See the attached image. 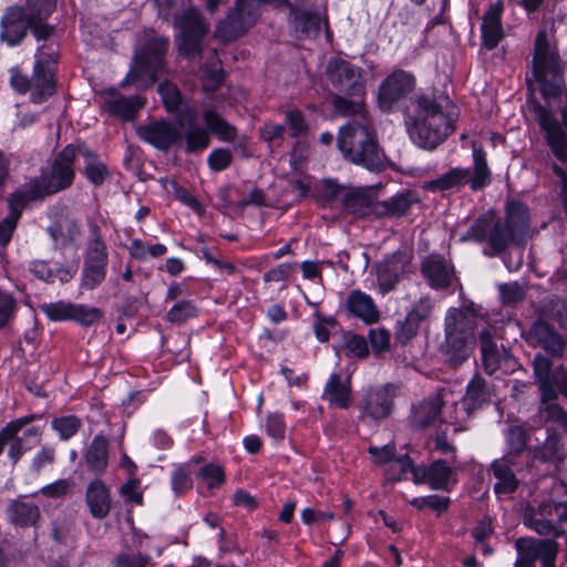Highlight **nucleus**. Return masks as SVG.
I'll return each mask as SVG.
<instances>
[{"label":"nucleus","instance_id":"1","mask_svg":"<svg viewBox=\"0 0 567 567\" xmlns=\"http://www.w3.org/2000/svg\"><path fill=\"white\" fill-rule=\"evenodd\" d=\"M331 105L340 116H361V120H352L339 131L337 144L343 157L370 172L383 171V153L377 133L367 122L365 99L337 93L331 99Z\"/></svg>","mask_w":567,"mask_h":567},{"label":"nucleus","instance_id":"2","mask_svg":"<svg viewBox=\"0 0 567 567\" xmlns=\"http://www.w3.org/2000/svg\"><path fill=\"white\" fill-rule=\"evenodd\" d=\"M414 110L403 111L406 132L419 148L434 151L453 133V120L443 111L434 96L425 93L411 99Z\"/></svg>","mask_w":567,"mask_h":567},{"label":"nucleus","instance_id":"3","mask_svg":"<svg viewBox=\"0 0 567 567\" xmlns=\"http://www.w3.org/2000/svg\"><path fill=\"white\" fill-rule=\"evenodd\" d=\"M78 156V143L69 144L54 157L50 172L40 179H31L11 195V205L23 209L30 202L40 200L72 186Z\"/></svg>","mask_w":567,"mask_h":567},{"label":"nucleus","instance_id":"4","mask_svg":"<svg viewBox=\"0 0 567 567\" xmlns=\"http://www.w3.org/2000/svg\"><path fill=\"white\" fill-rule=\"evenodd\" d=\"M168 40L153 35L136 47L126 76L120 87L134 86L136 90L151 87L159 76L167 74L165 56Z\"/></svg>","mask_w":567,"mask_h":567},{"label":"nucleus","instance_id":"5","mask_svg":"<svg viewBox=\"0 0 567 567\" xmlns=\"http://www.w3.org/2000/svg\"><path fill=\"white\" fill-rule=\"evenodd\" d=\"M473 174L470 167L454 166L439 175L436 178L425 182L423 188L430 193L461 189L470 185L471 190L480 192L492 182V172L487 164L486 152L482 146H473Z\"/></svg>","mask_w":567,"mask_h":567},{"label":"nucleus","instance_id":"6","mask_svg":"<svg viewBox=\"0 0 567 567\" xmlns=\"http://www.w3.org/2000/svg\"><path fill=\"white\" fill-rule=\"evenodd\" d=\"M445 349L449 363L456 368L472 354L475 344L474 323L460 308H450L445 316Z\"/></svg>","mask_w":567,"mask_h":567},{"label":"nucleus","instance_id":"7","mask_svg":"<svg viewBox=\"0 0 567 567\" xmlns=\"http://www.w3.org/2000/svg\"><path fill=\"white\" fill-rule=\"evenodd\" d=\"M416 76L404 69L394 68L380 82L375 103L384 114H391L410 109L406 100L416 87Z\"/></svg>","mask_w":567,"mask_h":567},{"label":"nucleus","instance_id":"8","mask_svg":"<svg viewBox=\"0 0 567 567\" xmlns=\"http://www.w3.org/2000/svg\"><path fill=\"white\" fill-rule=\"evenodd\" d=\"M89 230L90 236L84 252L81 287L85 290H93L106 277L109 252L100 226L96 223H90Z\"/></svg>","mask_w":567,"mask_h":567},{"label":"nucleus","instance_id":"9","mask_svg":"<svg viewBox=\"0 0 567 567\" xmlns=\"http://www.w3.org/2000/svg\"><path fill=\"white\" fill-rule=\"evenodd\" d=\"M532 368L543 403L556 402L559 395L567 399V365L559 363L554 367L550 358L537 352L533 358Z\"/></svg>","mask_w":567,"mask_h":567},{"label":"nucleus","instance_id":"10","mask_svg":"<svg viewBox=\"0 0 567 567\" xmlns=\"http://www.w3.org/2000/svg\"><path fill=\"white\" fill-rule=\"evenodd\" d=\"M533 110L550 153L558 162L567 164V133L564 130H567V103L560 110L561 123L550 109L538 102H535Z\"/></svg>","mask_w":567,"mask_h":567},{"label":"nucleus","instance_id":"11","mask_svg":"<svg viewBox=\"0 0 567 567\" xmlns=\"http://www.w3.org/2000/svg\"><path fill=\"white\" fill-rule=\"evenodd\" d=\"M259 10L250 0H236L225 18L216 24L215 37L223 43L236 41L256 24Z\"/></svg>","mask_w":567,"mask_h":567},{"label":"nucleus","instance_id":"12","mask_svg":"<svg viewBox=\"0 0 567 567\" xmlns=\"http://www.w3.org/2000/svg\"><path fill=\"white\" fill-rule=\"evenodd\" d=\"M329 82L339 94L358 96L362 100L367 96V80L364 70L342 58H331L326 68Z\"/></svg>","mask_w":567,"mask_h":567},{"label":"nucleus","instance_id":"13","mask_svg":"<svg viewBox=\"0 0 567 567\" xmlns=\"http://www.w3.org/2000/svg\"><path fill=\"white\" fill-rule=\"evenodd\" d=\"M60 58V45L58 40H50L38 47L35 52V85L41 93L35 94L38 101H47L55 94V64Z\"/></svg>","mask_w":567,"mask_h":567},{"label":"nucleus","instance_id":"14","mask_svg":"<svg viewBox=\"0 0 567 567\" xmlns=\"http://www.w3.org/2000/svg\"><path fill=\"white\" fill-rule=\"evenodd\" d=\"M396 391L398 388L393 383L364 389L358 403L361 417H369L375 422L388 419L394 409Z\"/></svg>","mask_w":567,"mask_h":567},{"label":"nucleus","instance_id":"15","mask_svg":"<svg viewBox=\"0 0 567 567\" xmlns=\"http://www.w3.org/2000/svg\"><path fill=\"white\" fill-rule=\"evenodd\" d=\"M526 340L532 347L542 348L543 354L550 358L553 362L555 359L560 360L565 357L566 340L564 336L554 324L542 317H537L532 322Z\"/></svg>","mask_w":567,"mask_h":567},{"label":"nucleus","instance_id":"16","mask_svg":"<svg viewBox=\"0 0 567 567\" xmlns=\"http://www.w3.org/2000/svg\"><path fill=\"white\" fill-rule=\"evenodd\" d=\"M511 457L509 455H503L489 465V473L496 480L493 491L497 496L515 493L520 484L517 474L525 470L532 472L529 465L515 462Z\"/></svg>","mask_w":567,"mask_h":567},{"label":"nucleus","instance_id":"17","mask_svg":"<svg viewBox=\"0 0 567 567\" xmlns=\"http://www.w3.org/2000/svg\"><path fill=\"white\" fill-rule=\"evenodd\" d=\"M410 261L411 257L405 251L399 249L377 264V281L383 295L396 288Z\"/></svg>","mask_w":567,"mask_h":567},{"label":"nucleus","instance_id":"18","mask_svg":"<svg viewBox=\"0 0 567 567\" xmlns=\"http://www.w3.org/2000/svg\"><path fill=\"white\" fill-rule=\"evenodd\" d=\"M140 140L159 151H167L177 143V124L161 118L136 127Z\"/></svg>","mask_w":567,"mask_h":567},{"label":"nucleus","instance_id":"19","mask_svg":"<svg viewBox=\"0 0 567 567\" xmlns=\"http://www.w3.org/2000/svg\"><path fill=\"white\" fill-rule=\"evenodd\" d=\"M504 9V1L496 0L489 4L488 9L483 14L480 28L481 41L482 45L488 51L496 49L505 37L502 21Z\"/></svg>","mask_w":567,"mask_h":567},{"label":"nucleus","instance_id":"20","mask_svg":"<svg viewBox=\"0 0 567 567\" xmlns=\"http://www.w3.org/2000/svg\"><path fill=\"white\" fill-rule=\"evenodd\" d=\"M30 19L23 7H10L6 10L0 22V39L10 47L18 45L27 37Z\"/></svg>","mask_w":567,"mask_h":567},{"label":"nucleus","instance_id":"21","mask_svg":"<svg viewBox=\"0 0 567 567\" xmlns=\"http://www.w3.org/2000/svg\"><path fill=\"white\" fill-rule=\"evenodd\" d=\"M431 306L422 300L408 311L403 320L394 327V342L401 347L409 346L417 336L421 323L430 317Z\"/></svg>","mask_w":567,"mask_h":567},{"label":"nucleus","instance_id":"22","mask_svg":"<svg viewBox=\"0 0 567 567\" xmlns=\"http://www.w3.org/2000/svg\"><path fill=\"white\" fill-rule=\"evenodd\" d=\"M207 33L204 21L198 17H179V56L202 52V42Z\"/></svg>","mask_w":567,"mask_h":567},{"label":"nucleus","instance_id":"23","mask_svg":"<svg viewBox=\"0 0 567 567\" xmlns=\"http://www.w3.org/2000/svg\"><path fill=\"white\" fill-rule=\"evenodd\" d=\"M549 71L553 78L560 74V56L558 52L551 51L549 40L545 30L537 32L534 42L533 73L542 74Z\"/></svg>","mask_w":567,"mask_h":567},{"label":"nucleus","instance_id":"24","mask_svg":"<svg viewBox=\"0 0 567 567\" xmlns=\"http://www.w3.org/2000/svg\"><path fill=\"white\" fill-rule=\"evenodd\" d=\"M107 93L111 95V99L104 102L103 107L110 115L122 121L134 120L146 104V100L138 94L124 96L118 94L115 89L109 90Z\"/></svg>","mask_w":567,"mask_h":567},{"label":"nucleus","instance_id":"25","mask_svg":"<svg viewBox=\"0 0 567 567\" xmlns=\"http://www.w3.org/2000/svg\"><path fill=\"white\" fill-rule=\"evenodd\" d=\"M421 275L434 290H445L453 281V268H449L442 256H429L422 260Z\"/></svg>","mask_w":567,"mask_h":567},{"label":"nucleus","instance_id":"26","mask_svg":"<svg viewBox=\"0 0 567 567\" xmlns=\"http://www.w3.org/2000/svg\"><path fill=\"white\" fill-rule=\"evenodd\" d=\"M288 24L295 30L299 39L317 38L321 30V20L317 12L302 10L290 1Z\"/></svg>","mask_w":567,"mask_h":567},{"label":"nucleus","instance_id":"27","mask_svg":"<svg viewBox=\"0 0 567 567\" xmlns=\"http://www.w3.org/2000/svg\"><path fill=\"white\" fill-rule=\"evenodd\" d=\"M346 309L350 317L360 319L365 324H373L380 320V311L373 298L360 289L349 292Z\"/></svg>","mask_w":567,"mask_h":567},{"label":"nucleus","instance_id":"28","mask_svg":"<svg viewBox=\"0 0 567 567\" xmlns=\"http://www.w3.org/2000/svg\"><path fill=\"white\" fill-rule=\"evenodd\" d=\"M322 399L331 406L348 410L352 404V386L350 378L343 380L338 372H332L323 388Z\"/></svg>","mask_w":567,"mask_h":567},{"label":"nucleus","instance_id":"29","mask_svg":"<svg viewBox=\"0 0 567 567\" xmlns=\"http://www.w3.org/2000/svg\"><path fill=\"white\" fill-rule=\"evenodd\" d=\"M504 213V221L525 241L532 221L528 205L520 199L509 198L505 203Z\"/></svg>","mask_w":567,"mask_h":567},{"label":"nucleus","instance_id":"30","mask_svg":"<svg viewBox=\"0 0 567 567\" xmlns=\"http://www.w3.org/2000/svg\"><path fill=\"white\" fill-rule=\"evenodd\" d=\"M342 209L359 218L373 217L375 197L363 188H351L341 197Z\"/></svg>","mask_w":567,"mask_h":567},{"label":"nucleus","instance_id":"31","mask_svg":"<svg viewBox=\"0 0 567 567\" xmlns=\"http://www.w3.org/2000/svg\"><path fill=\"white\" fill-rule=\"evenodd\" d=\"M85 503L94 518H105L112 507L109 487L99 478L92 481L86 487Z\"/></svg>","mask_w":567,"mask_h":567},{"label":"nucleus","instance_id":"32","mask_svg":"<svg viewBox=\"0 0 567 567\" xmlns=\"http://www.w3.org/2000/svg\"><path fill=\"white\" fill-rule=\"evenodd\" d=\"M415 202L410 192L398 193L385 200L375 199L373 217L377 219L403 217L410 213Z\"/></svg>","mask_w":567,"mask_h":567},{"label":"nucleus","instance_id":"33","mask_svg":"<svg viewBox=\"0 0 567 567\" xmlns=\"http://www.w3.org/2000/svg\"><path fill=\"white\" fill-rule=\"evenodd\" d=\"M489 401L491 392L486 380L480 373H475L468 381L465 394L462 398L463 409L471 415Z\"/></svg>","mask_w":567,"mask_h":567},{"label":"nucleus","instance_id":"34","mask_svg":"<svg viewBox=\"0 0 567 567\" xmlns=\"http://www.w3.org/2000/svg\"><path fill=\"white\" fill-rule=\"evenodd\" d=\"M524 243L525 241L519 238L505 221L498 219L495 223L493 221L488 236V246L493 250V254H488L484 250V255L488 257L501 256L511 245L520 246Z\"/></svg>","mask_w":567,"mask_h":567},{"label":"nucleus","instance_id":"35","mask_svg":"<svg viewBox=\"0 0 567 567\" xmlns=\"http://www.w3.org/2000/svg\"><path fill=\"white\" fill-rule=\"evenodd\" d=\"M442 416V404L433 400H424L412 406L409 425L414 431H423L436 423Z\"/></svg>","mask_w":567,"mask_h":567},{"label":"nucleus","instance_id":"36","mask_svg":"<svg viewBox=\"0 0 567 567\" xmlns=\"http://www.w3.org/2000/svg\"><path fill=\"white\" fill-rule=\"evenodd\" d=\"M86 470L95 476H101L109 464V442L103 435H96L84 452Z\"/></svg>","mask_w":567,"mask_h":567},{"label":"nucleus","instance_id":"37","mask_svg":"<svg viewBox=\"0 0 567 567\" xmlns=\"http://www.w3.org/2000/svg\"><path fill=\"white\" fill-rule=\"evenodd\" d=\"M183 104V95L179 92V106ZM182 111L179 110V117ZM182 122L179 121V142L184 141L185 151L189 154L199 153L206 150L210 144V136L208 131L198 126L194 121H190L185 132H182Z\"/></svg>","mask_w":567,"mask_h":567},{"label":"nucleus","instance_id":"38","mask_svg":"<svg viewBox=\"0 0 567 567\" xmlns=\"http://www.w3.org/2000/svg\"><path fill=\"white\" fill-rule=\"evenodd\" d=\"M429 487L432 491H443L450 493L453 489L456 480H453L454 468L444 458L432 461L427 465Z\"/></svg>","mask_w":567,"mask_h":567},{"label":"nucleus","instance_id":"39","mask_svg":"<svg viewBox=\"0 0 567 567\" xmlns=\"http://www.w3.org/2000/svg\"><path fill=\"white\" fill-rule=\"evenodd\" d=\"M78 156L84 159L83 173L85 177L94 186H101L110 175L106 165L84 143H78Z\"/></svg>","mask_w":567,"mask_h":567},{"label":"nucleus","instance_id":"40","mask_svg":"<svg viewBox=\"0 0 567 567\" xmlns=\"http://www.w3.org/2000/svg\"><path fill=\"white\" fill-rule=\"evenodd\" d=\"M35 419H38V415L32 414L24 417L17 419L16 421H21L20 426L14 431V434L8 440L9 444V451L8 455L16 464L23 453L28 450V447L24 446L23 442L27 437H38L40 432L39 429L35 426L29 427L23 431L22 435H20V432L31 422H33Z\"/></svg>","mask_w":567,"mask_h":567},{"label":"nucleus","instance_id":"41","mask_svg":"<svg viewBox=\"0 0 567 567\" xmlns=\"http://www.w3.org/2000/svg\"><path fill=\"white\" fill-rule=\"evenodd\" d=\"M561 439L547 434L544 445L532 452L530 470L536 462L553 464L555 467L564 462L566 453L563 447Z\"/></svg>","mask_w":567,"mask_h":567},{"label":"nucleus","instance_id":"42","mask_svg":"<svg viewBox=\"0 0 567 567\" xmlns=\"http://www.w3.org/2000/svg\"><path fill=\"white\" fill-rule=\"evenodd\" d=\"M205 124V130L208 131V135H216L221 142L231 143L236 140L237 128L226 121L217 111L209 109L205 110L202 115Z\"/></svg>","mask_w":567,"mask_h":567},{"label":"nucleus","instance_id":"43","mask_svg":"<svg viewBox=\"0 0 567 567\" xmlns=\"http://www.w3.org/2000/svg\"><path fill=\"white\" fill-rule=\"evenodd\" d=\"M205 124V130L208 131V135H216L221 142L231 143L236 140L237 128L226 121L217 111L209 109L205 110L202 115Z\"/></svg>","mask_w":567,"mask_h":567},{"label":"nucleus","instance_id":"44","mask_svg":"<svg viewBox=\"0 0 567 567\" xmlns=\"http://www.w3.org/2000/svg\"><path fill=\"white\" fill-rule=\"evenodd\" d=\"M205 124V130L208 131V135H216L221 142L231 143L236 140L237 128L226 121L217 111L209 109L205 110L202 115Z\"/></svg>","mask_w":567,"mask_h":567},{"label":"nucleus","instance_id":"45","mask_svg":"<svg viewBox=\"0 0 567 567\" xmlns=\"http://www.w3.org/2000/svg\"><path fill=\"white\" fill-rule=\"evenodd\" d=\"M7 512L10 522L20 527L33 526L40 518V509L32 503L14 501Z\"/></svg>","mask_w":567,"mask_h":567},{"label":"nucleus","instance_id":"46","mask_svg":"<svg viewBox=\"0 0 567 567\" xmlns=\"http://www.w3.org/2000/svg\"><path fill=\"white\" fill-rule=\"evenodd\" d=\"M480 344L483 369L485 373L493 375L501 368V354L489 331H481Z\"/></svg>","mask_w":567,"mask_h":567},{"label":"nucleus","instance_id":"47","mask_svg":"<svg viewBox=\"0 0 567 567\" xmlns=\"http://www.w3.org/2000/svg\"><path fill=\"white\" fill-rule=\"evenodd\" d=\"M507 445L508 451L504 455H509L513 461L530 466L532 452L527 449V435L524 430L511 429Z\"/></svg>","mask_w":567,"mask_h":567},{"label":"nucleus","instance_id":"48","mask_svg":"<svg viewBox=\"0 0 567 567\" xmlns=\"http://www.w3.org/2000/svg\"><path fill=\"white\" fill-rule=\"evenodd\" d=\"M547 434L564 440L567 437V411L556 402H549L546 406Z\"/></svg>","mask_w":567,"mask_h":567},{"label":"nucleus","instance_id":"49","mask_svg":"<svg viewBox=\"0 0 567 567\" xmlns=\"http://www.w3.org/2000/svg\"><path fill=\"white\" fill-rule=\"evenodd\" d=\"M539 540L532 537H519L515 542L517 558L514 567H535L539 557Z\"/></svg>","mask_w":567,"mask_h":567},{"label":"nucleus","instance_id":"50","mask_svg":"<svg viewBox=\"0 0 567 567\" xmlns=\"http://www.w3.org/2000/svg\"><path fill=\"white\" fill-rule=\"evenodd\" d=\"M493 225V214H482L480 215L471 227L467 229L466 234H464L461 238L462 241L473 240L475 243L482 244L485 240L488 241V236Z\"/></svg>","mask_w":567,"mask_h":567},{"label":"nucleus","instance_id":"51","mask_svg":"<svg viewBox=\"0 0 567 567\" xmlns=\"http://www.w3.org/2000/svg\"><path fill=\"white\" fill-rule=\"evenodd\" d=\"M11 86L21 94L30 91V100L32 103L41 104L44 101H38L35 99L37 93H41V89L35 85V69L33 68L32 78H28L25 74H22L18 68L11 70Z\"/></svg>","mask_w":567,"mask_h":567},{"label":"nucleus","instance_id":"52","mask_svg":"<svg viewBox=\"0 0 567 567\" xmlns=\"http://www.w3.org/2000/svg\"><path fill=\"white\" fill-rule=\"evenodd\" d=\"M284 125L289 130V136L291 138L305 137L309 134L310 127L306 121L305 113L298 109H289L285 113Z\"/></svg>","mask_w":567,"mask_h":567},{"label":"nucleus","instance_id":"53","mask_svg":"<svg viewBox=\"0 0 567 567\" xmlns=\"http://www.w3.org/2000/svg\"><path fill=\"white\" fill-rule=\"evenodd\" d=\"M346 357L352 359H367L370 354L369 343L367 339L358 333L346 331L343 333Z\"/></svg>","mask_w":567,"mask_h":567},{"label":"nucleus","instance_id":"54","mask_svg":"<svg viewBox=\"0 0 567 567\" xmlns=\"http://www.w3.org/2000/svg\"><path fill=\"white\" fill-rule=\"evenodd\" d=\"M56 8V0H27L23 7L31 23L47 21Z\"/></svg>","mask_w":567,"mask_h":567},{"label":"nucleus","instance_id":"55","mask_svg":"<svg viewBox=\"0 0 567 567\" xmlns=\"http://www.w3.org/2000/svg\"><path fill=\"white\" fill-rule=\"evenodd\" d=\"M196 477L206 481L208 489L219 488L226 483L224 466L214 462L202 466L197 472Z\"/></svg>","mask_w":567,"mask_h":567},{"label":"nucleus","instance_id":"56","mask_svg":"<svg viewBox=\"0 0 567 567\" xmlns=\"http://www.w3.org/2000/svg\"><path fill=\"white\" fill-rule=\"evenodd\" d=\"M18 300L9 291L0 288V330L8 328L18 311Z\"/></svg>","mask_w":567,"mask_h":567},{"label":"nucleus","instance_id":"57","mask_svg":"<svg viewBox=\"0 0 567 567\" xmlns=\"http://www.w3.org/2000/svg\"><path fill=\"white\" fill-rule=\"evenodd\" d=\"M313 334L320 343H327L330 340V329L338 326V320L333 316H323L320 311L313 312Z\"/></svg>","mask_w":567,"mask_h":567},{"label":"nucleus","instance_id":"58","mask_svg":"<svg viewBox=\"0 0 567 567\" xmlns=\"http://www.w3.org/2000/svg\"><path fill=\"white\" fill-rule=\"evenodd\" d=\"M226 72L223 66H208L200 75V85L205 93H215L224 83Z\"/></svg>","mask_w":567,"mask_h":567},{"label":"nucleus","instance_id":"59","mask_svg":"<svg viewBox=\"0 0 567 567\" xmlns=\"http://www.w3.org/2000/svg\"><path fill=\"white\" fill-rule=\"evenodd\" d=\"M51 424L52 427L59 433L60 439L65 441L78 433V431L82 426V421L76 415H65L54 417Z\"/></svg>","mask_w":567,"mask_h":567},{"label":"nucleus","instance_id":"60","mask_svg":"<svg viewBox=\"0 0 567 567\" xmlns=\"http://www.w3.org/2000/svg\"><path fill=\"white\" fill-rule=\"evenodd\" d=\"M286 420L281 412L268 413L266 416L265 430L269 437L276 443H281L286 437Z\"/></svg>","mask_w":567,"mask_h":567},{"label":"nucleus","instance_id":"61","mask_svg":"<svg viewBox=\"0 0 567 567\" xmlns=\"http://www.w3.org/2000/svg\"><path fill=\"white\" fill-rule=\"evenodd\" d=\"M547 74H550L549 71H543L540 75L533 73L539 84L540 94L545 100L559 99L563 94V84L556 80L557 76L549 80Z\"/></svg>","mask_w":567,"mask_h":567},{"label":"nucleus","instance_id":"62","mask_svg":"<svg viewBox=\"0 0 567 567\" xmlns=\"http://www.w3.org/2000/svg\"><path fill=\"white\" fill-rule=\"evenodd\" d=\"M207 166L212 172H224L233 163V154L228 148L216 147L207 156Z\"/></svg>","mask_w":567,"mask_h":567},{"label":"nucleus","instance_id":"63","mask_svg":"<svg viewBox=\"0 0 567 567\" xmlns=\"http://www.w3.org/2000/svg\"><path fill=\"white\" fill-rule=\"evenodd\" d=\"M43 313L54 321L71 320L73 303L65 301L43 303L40 306Z\"/></svg>","mask_w":567,"mask_h":567},{"label":"nucleus","instance_id":"64","mask_svg":"<svg viewBox=\"0 0 567 567\" xmlns=\"http://www.w3.org/2000/svg\"><path fill=\"white\" fill-rule=\"evenodd\" d=\"M102 318V311L95 307L73 303L72 318L82 326L89 327Z\"/></svg>","mask_w":567,"mask_h":567}]
</instances>
